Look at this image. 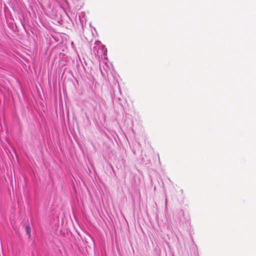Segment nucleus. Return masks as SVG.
<instances>
[{"mask_svg": "<svg viewBox=\"0 0 256 256\" xmlns=\"http://www.w3.org/2000/svg\"><path fill=\"white\" fill-rule=\"evenodd\" d=\"M84 17H80V16H79L78 18H79V20H82V18H84Z\"/></svg>", "mask_w": 256, "mask_h": 256, "instance_id": "obj_4", "label": "nucleus"}, {"mask_svg": "<svg viewBox=\"0 0 256 256\" xmlns=\"http://www.w3.org/2000/svg\"><path fill=\"white\" fill-rule=\"evenodd\" d=\"M167 204H168V202H167V198H166L165 206H166V208H167Z\"/></svg>", "mask_w": 256, "mask_h": 256, "instance_id": "obj_3", "label": "nucleus"}, {"mask_svg": "<svg viewBox=\"0 0 256 256\" xmlns=\"http://www.w3.org/2000/svg\"><path fill=\"white\" fill-rule=\"evenodd\" d=\"M26 230L27 234L28 235L29 237L30 236V228L29 226H26Z\"/></svg>", "mask_w": 256, "mask_h": 256, "instance_id": "obj_2", "label": "nucleus"}, {"mask_svg": "<svg viewBox=\"0 0 256 256\" xmlns=\"http://www.w3.org/2000/svg\"><path fill=\"white\" fill-rule=\"evenodd\" d=\"M98 48H99L101 52L103 54L104 58L106 59L107 49L106 48L104 45L101 44L100 42L99 41L96 42H95L94 46L93 48L92 52L95 56H96L98 54Z\"/></svg>", "mask_w": 256, "mask_h": 256, "instance_id": "obj_1", "label": "nucleus"}]
</instances>
